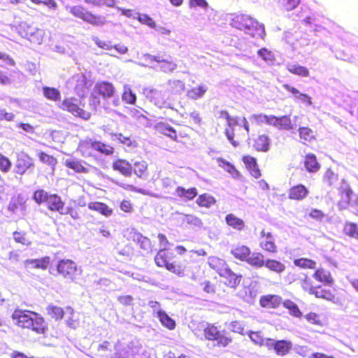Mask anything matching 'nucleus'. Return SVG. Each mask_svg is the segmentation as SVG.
I'll list each match as a JSON object with an SVG mask.
<instances>
[{
    "mask_svg": "<svg viewBox=\"0 0 358 358\" xmlns=\"http://www.w3.org/2000/svg\"><path fill=\"white\" fill-rule=\"evenodd\" d=\"M11 317L19 327L31 329L39 334H44L47 329L44 319L35 312L17 309Z\"/></svg>",
    "mask_w": 358,
    "mask_h": 358,
    "instance_id": "1",
    "label": "nucleus"
},
{
    "mask_svg": "<svg viewBox=\"0 0 358 358\" xmlns=\"http://www.w3.org/2000/svg\"><path fill=\"white\" fill-rule=\"evenodd\" d=\"M229 23L231 27L242 30L247 34H253L252 31L254 30L260 31L259 34L264 33V25L248 15H231Z\"/></svg>",
    "mask_w": 358,
    "mask_h": 358,
    "instance_id": "2",
    "label": "nucleus"
},
{
    "mask_svg": "<svg viewBox=\"0 0 358 358\" xmlns=\"http://www.w3.org/2000/svg\"><path fill=\"white\" fill-rule=\"evenodd\" d=\"M33 198L38 204L45 203L50 210L57 211L61 214L64 210V203L56 194H50L43 189H38L34 192Z\"/></svg>",
    "mask_w": 358,
    "mask_h": 358,
    "instance_id": "3",
    "label": "nucleus"
},
{
    "mask_svg": "<svg viewBox=\"0 0 358 358\" xmlns=\"http://www.w3.org/2000/svg\"><path fill=\"white\" fill-rule=\"evenodd\" d=\"M81 101L74 97L65 98L62 101H59L57 106L65 111L71 113L76 117L83 120H89L91 115L89 112L83 110L81 107Z\"/></svg>",
    "mask_w": 358,
    "mask_h": 358,
    "instance_id": "4",
    "label": "nucleus"
},
{
    "mask_svg": "<svg viewBox=\"0 0 358 358\" xmlns=\"http://www.w3.org/2000/svg\"><path fill=\"white\" fill-rule=\"evenodd\" d=\"M66 8L69 9V12L74 17L82 19L92 25L102 26L106 22L104 16L94 15L81 6H68Z\"/></svg>",
    "mask_w": 358,
    "mask_h": 358,
    "instance_id": "5",
    "label": "nucleus"
},
{
    "mask_svg": "<svg viewBox=\"0 0 358 358\" xmlns=\"http://www.w3.org/2000/svg\"><path fill=\"white\" fill-rule=\"evenodd\" d=\"M69 89L72 90L80 98L83 97L92 85V82L85 75L79 73L69 78L66 83Z\"/></svg>",
    "mask_w": 358,
    "mask_h": 358,
    "instance_id": "6",
    "label": "nucleus"
},
{
    "mask_svg": "<svg viewBox=\"0 0 358 358\" xmlns=\"http://www.w3.org/2000/svg\"><path fill=\"white\" fill-rule=\"evenodd\" d=\"M17 31L20 36L35 44H41L45 34L43 29H39L25 22H21L19 24Z\"/></svg>",
    "mask_w": 358,
    "mask_h": 358,
    "instance_id": "7",
    "label": "nucleus"
},
{
    "mask_svg": "<svg viewBox=\"0 0 358 358\" xmlns=\"http://www.w3.org/2000/svg\"><path fill=\"white\" fill-rule=\"evenodd\" d=\"M143 94L148 100L159 108L169 107L167 103L168 94L166 91L145 87L143 90Z\"/></svg>",
    "mask_w": 358,
    "mask_h": 358,
    "instance_id": "8",
    "label": "nucleus"
},
{
    "mask_svg": "<svg viewBox=\"0 0 358 358\" xmlns=\"http://www.w3.org/2000/svg\"><path fill=\"white\" fill-rule=\"evenodd\" d=\"M57 271L64 278L74 281L80 274L81 269L70 259H62L57 264Z\"/></svg>",
    "mask_w": 358,
    "mask_h": 358,
    "instance_id": "9",
    "label": "nucleus"
},
{
    "mask_svg": "<svg viewBox=\"0 0 358 358\" xmlns=\"http://www.w3.org/2000/svg\"><path fill=\"white\" fill-rule=\"evenodd\" d=\"M266 346L268 349H273L279 356H284L289 352L292 347V343L289 341H275L271 338L266 341Z\"/></svg>",
    "mask_w": 358,
    "mask_h": 358,
    "instance_id": "10",
    "label": "nucleus"
},
{
    "mask_svg": "<svg viewBox=\"0 0 358 358\" xmlns=\"http://www.w3.org/2000/svg\"><path fill=\"white\" fill-rule=\"evenodd\" d=\"M94 92L101 96L105 100L113 98L115 94V88L111 83L107 81L97 82L94 87Z\"/></svg>",
    "mask_w": 358,
    "mask_h": 358,
    "instance_id": "11",
    "label": "nucleus"
},
{
    "mask_svg": "<svg viewBox=\"0 0 358 358\" xmlns=\"http://www.w3.org/2000/svg\"><path fill=\"white\" fill-rule=\"evenodd\" d=\"M33 166V159L27 154L24 152H20L17 154L15 166V172L17 173L22 175Z\"/></svg>",
    "mask_w": 358,
    "mask_h": 358,
    "instance_id": "12",
    "label": "nucleus"
},
{
    "mask_svg": "<svg viewBox=\"0 0 358 358\" xmlns=\"http://www.w3.org/2000/svg\"><path fill=\"white\" fill-rule=\"evenodd\" d=\"M129 240H132L136 242L139 247L147 252H149L152 249V245L150 239L144 236H143L141 233L136 231L134 229H131L129 233L128 237H127Z\"/></svg>",
    "mask_w": 358,
    "mask_h": 358,
    "instance_id": "13",
    "label": "nucleus"
},
{
    "mask_svg": "<svg viewBox=\"0 0 358 358\" xmlns=\"http://www.w3.org/2000/svg\"><path fill=\"white\" fill-rule=\"evenodd\" d=\"M282 87L287 92H291L294 95L295 101L303 103L306 106H311L313 104L312 98L308 94L301 93L296 88L288 84H285Z\"/></svg>",
    "mask_w": 358,
    "mask_h": 358,
    "instance_id": "14",
    "label": "nucleus"
},
{
    "mask_svg": "<svg viewBox=\"0 0 358 358\" xmlns=\"http://www.w3.org/2000/svg\"><path fill=\"white\" fill-rule=\"evenodd\" d=\"M262 237L260 241L261 248L269 252L275 253L277 251V247L274 243V238L270 232H266L263 230L261 232Z\"/></svg>",
    "mask_w": 358,
    "mask_h": 358,
    "instance_id": "15",
    "label": "nucleus"
},
{
    "mask_svg": "<svg viewBox=\"0 0 358 358\" xmlns=\"http://www.w3.org/2000/svg\"><path fill=\"white\" fill-rule=\"evenodd\" d=\"M271 145V138L266 134L259 135L255 140L253 147L259 152H266L268 151Z\"/></svg>",
    "mask_w": 358,
    "mask_h": 358,
    "instance_id": "16",
    "label": "nucleus"
},
{
    "mask_svg": "<svg viewBox=\"0 0 358 358\" xmlns=\"http://www.w3.org/2000/svg\"><path fill=\"white\" fill-rule=\"evenodd\" d=\"M208 263L210 267L215 270L220 275L227 273L226 271L229 268L224 259L212 256L208 258Z\"/></svg>",
    "mask_w": 358,
    "mask_h": 358,
    "instance_id": "17",
    "label": "nucleus"
},
{
    "mask_svg": "<svg viewBox=\"0 0 358 358\" xmlns=\"http://www.w3.org/2000/svg\"><path fill=\"white\" fill-rule=\"evenodd\" d=\"M113 169L118 171L126 177L131 176L132 173V165L124 159H117L113 164Z\"/></svg>",
    "mask_w": 358,
    "mask_h": 358,
    "instance_id": "18",
    "label": "nucleus"
},
{
    "mask_svg": "<svg viewBox=\"0 0 358 358\" xmlns=\"http://www.w3.org/2000/svg\"><path fill=\"white\" fill-rule=\"evenodd\" d=\"M250 250L245 245H236L231 249V254L238 259L246 262L248 256L250 255Z\"/></svg>",
    "mask_w": 358,
    "mask_h": 358,
    "instance_id": "19",
    "label": "nucleus"
},
{
    "mask_svg": "<svg viewBox=\"0 0 358 358\" xmlns=\"http://www.w3.org/2000/svg\"><path fill=\"white\" fill-rule=\"evenodd\" d=\"M50 264V257H45L41 259H27L24 262L26 268L45 269Z\"/></svg>",
    "mask_w": 358,
    "mask_h": 358,
    "instance_id": "20",
    "label": "nucleus"
},
{
    "mask_svg": "<svg viewBox=\"0 0 358 358\" xmlns=\"http://www.w3.org/2000/svg\"><path fill=\"white\" fill-rule=\"evenodd\" d=\"M273 119L275 121L273 122L275 123L272 124V126L278 128V129L289 131L294 128L289 116L283 115L282 117H278L273 115Z\"/></svg>",
    "mask_w": 358,
    "mask_h": 358,
    "instance_id": "21",
    "label": "nucleus"
},
{
    "mask_svg": "<svg viewBox=\"0 0 358 358\" xmlns=\"http://www.w3.org/2000/svg\"><path fill=\"white\" fill-rule=\"evenodd\" d=\"M160 60L162 61L157 62V68H159L161 71L170 73L176 69L177 64L171 59L160 55Z\"/></svg>",
    "mask_w": 358,
    "mask_h": 358,
    "instance_id": "22",
    "label": "nucleus"
},
{
    "mask_svg": "<svg viewBox=\"0 0 358 358\" xmlns=\"http://www.w3.org/2000/svg\"><path fill=\"white\" fill-rule=\"evenodd\" d=\"M308 194L306 187L302 185H298L292 187L289 192V197L292 199L302 200Z\"/></svg>",
    "mask_w": 358,
    "mask_h": 358,
    "instance_id": "23",
    "label": "nucleus"
},
{
    "mask_svg": "<svg viewBox=\"0 0 358 358\" xmlns=\"http://www.w3.org/2000/svg\"><path fill=\"white\" fill-rule=\"evenodd\" d=\"M88 208L89 209L96 211L106 217H109L113 213V210L106 204L101 202H91L88 204Z\"/></svg>",
    "mask_w": 358,
    "mask_h": 358,
    "instance_id": "24",
    "label": "nucleus"
},
{
    "mask_svg": "<svg viewBox=\"0 0 358 358\" xmlns=\"http://www.w3.org/2000/svg\"><path fill=\"white\" fill-rule=\"evenodd\" d=\"M282 298L277 295H268L262 296L260 299V305L265 308H275L280 305Z\"/></svg>",
    "mask_w": 358,
    "mask_h": 358,
    "instance_id": "25",
    "label": "nucleus"
},
{
    "mask_svg": "<svg viewBox=\"0 0 358 358\" xmlns=\"http://www.w3.org/2000/svg\"><path fill=\"white\" fill-rule=\"evenodd\" d=\"M265 262L264 255L260 252H250V255L246 260V262L248 264L256 268L264 266Z\"/></svg>",
    "mask_w": 358,
    "mask_h": 358,
    "instance_id": "26",
    "label": "nucleus"
},
{
    "mask_svg": "<svg viewBox=\"0 0 358 358\" xmlns=\"http://www.w3.org/2000/svg\"><path fill=\"white\" fill-rule=\"evenodd\" d=\"M64 165L73 170L76 173H87L88 169L85 168L83 165L81 161L73 159V158H68L66 159L64 161Z\"/></svg>",
    "mask_w": 358,
    "mask_h": 358,
    "instance_id": "27",
    "label": "nucleus"
},
{
    "mask_svg": "<svg viewBox=\"0 0 358 358\" xmlns=\"http://www.w3.org/2000/svg\"><path fill=\"white\" fill-rule=\"evenodd\" d=\"M94 141L91 139L85 140L80 142L78 145V150L82 153L83 157H90L93 155Z\"/></svg>",
    "mask_w": 358,
    "mask_h": 358,
    "instance_id": "28",
    "label": "nucleus"
},
{
    "mask_svg": "<svg viewBox=\"0 0 358 358\" xmlns=\"http://www.w3.org/2000/svg\"><path fill=\"white\" fill-rule=\"evenodd\" d=\"M207 90L208 87L206 85L202 84L198 87L187 90V96L190 99L197 100L202 98Z\"/></svg>",
    "mask_w": 358,
    "mask_h": 358,
    "instance_id": "29",
    "label": "nucleus"
},
{
    "mask_svg": "<svg viewBox=\"0 0 358 358\" xmlns=\"http://www.w3.org/2000/svg\"><path fill=\"white\" fill-rule=\"evenodd\" d=\"M178 220L181 221L182 223H187L196 227L202 226V222L200 218L192 215H184L182 213H177Z\"/></svg>",
    "mask_w": 358,
    "mask_h": 358,
    "instance_id": "30",
    "label": "nucleus"
},
{
    "mask_svg": "<svg viewBox=\"0 0 358 358\" xmlns=\"http://www.w3.org/2000/svg\"><path fill=\"white\" fill-rule=\"evenodd\" d=\"M156 130L164 135L176 140L177 138L176 131L168 124L159 122L155 126Z\"/></svg>",
    "mask_w": 358,
    "mask_h": 358,
    "instance_id": "31",
    "label": "nucleus"
},
{
    "mask_svg": "<svg viewBox=\"0 0 358 358\" xmlns=\"http://www.w3.org/2000/svg\"><path fill=\"white\" fill-rule=\"evenodd\" d=\"M313 278L316 280L324 284L330 285L333 282V278L330 272L323 268L317 269L313 274Z\"/></svg>",
    "mask_w": 358,
    "mask_h": 358,
    "instance_id": "32",
    "label": "nucleus"
},
{
    "mask_svg": "<svg viewBox=\"0 0 358 358\" xmlns=\"http://www.w3.org/2000/svg\"><path fill=\"white\" fill-rule=\"evenodd\" d=\"M286 67L287 69L293 74L303 77H307L309 75V71L306 67L297 64L288 63L286 64Z\"/></svg>",
    "mask_w": 358,
    "mask_h": 358,
    "instance_id": "33",
    "label": "nucleus"
},
{
    "mask_svg": "<svg viewBox=\"0 0 358 358\" xmlns=\"http://www.w3.org/2000/svg\"><path fill=\"white\" fill-rule=\"evenodd\" d=\"M122 99L128 104H134L136 103V95L131 90V86L128 84H125L123 86Z\"/></svg>",
    "mask_w": 358,
    "mask_h": 358,
    "instance_id": "34",
    "label": "nucleus"
},
{
    "mask_svg": "<svg viewBox=\"0 0 358 358\" xmlns=\"http://www.w3.org/2000/svg\"><path fill=\"white\" fill-rule=\"evenodd\" d=\"M225 220L227 224L237 230H242L245 227V222L243 220L237 217L234 214H228Z\"/></svg>",
    "mask_w": 358,
    "mask_h": 358,
    "instance_id": "35",
    "label": "nucleus"
},
{
    "mask_svg": "<svg viewBox=\"0 0 358 358\" xmlns=\"http://www.w3.org/2000/svg\"><path fill=\"white\" fill-rule=\"evenodd\" d=\"M304 165L308 172H316L320 169V165L317 161L316 157L313 154L307 155L305 160Z\"/></svg>",
    "mask_w": 358,
    "mask_h": 358,
    "instance_id": "36",
    "label": "nucleus"
},
{
    "mask_svg": "<svg viewBox=\"0 0 358 358\" xmlns=\"http://www.w3.org/2000/svg\"><path fill=\"white\" fill-rule=\"evenodd\" d=\"M176 192L179 197L187 200H192L197 195V189L195 187L186 189L184 187H178Z\"/></svg>",
    "mask_w": 358,
    "mask_h": 358,
    "instance_id": "37",
    "label": "nucleus"
},
{
    "mask_svg": "<svg viewBox=\"0 0 358 358\" xmlns=\"http://www.w3.org/2000/svg\"><path fill=\"white\" fill-rule=\"evenodd\" d=\"M250 120L258 124H261L263 123L272 125L274 124L273 121H275L273 119V115H266L263 113L260 114H253L250 117Z\"/></svg>",
    "mask_w": 358,
    "mask_h": 358,
    "instance_id": "38",
    "label": "nucleus"
},
{
    "mask_svg": "<svg viewBox=\"0 0 358 358\" xmlns=\"http://www.w3.org/2000/svg\"><path fill=\"white\" fill-rule=\"evenodd\" d=\"M217 162L219 166L229 173L233 178H236L239 176V172L236 169L235 166L229 162L222 158H217Z\"/></svg>",
    "mask_w": 358,
    "mask_h": 358,
    "instance_id": "39",
    "label": "nucleus"
},
{
    "mask_svg": "<svg viewBox=\"0 0 358 358\" xmlns=\"http://www.w3.org/2000/svg\"><path fill=\"white\" fill-rule=\"evenodd\" d=\"M264 266L277 273H281L285 270V266L282 263L271 259L266 260Z\"/></svg>",
    "mask_w": 358,
    "mask_h": 358,
    "instance_id": "40",
    "label": "nucleus"
},
{
    "mask_svg": "<svg viewBox=\"0 0 358 358\" xmlns=\"http://www.w3.org/2000/svg\"><path fill=\"white\" fill-rule=\"evenodd\" d=\"M43 93L44 96L51 101H60V92L54 87H43Z\"/></svg>",
    "mask_w": 358,
    "mask_h": 358,
    "instance_id": "41",
    "label": "nucleus"
},
{
    "mask_svg": "<svg viewBox=\"0 0 358 358\" xmlns=\"http://www.w3.org/2000/svg\"><path fill=\"white\" fill-rule=\"evenodd\" d=\"M201 328L203 330V336L208 340H216L220 334L217 328L213 325L208 324L207 327L202 325Z\"/></svg>",
    "mask_w": 358,
    "mask_h": 358,
    "instance_id": "42",
    "label": "nucleus"
},
{
    "mask_svg": "<svg viewBox=\"0 0 358 358\" xmlns=\"http://www.w3.org/2000/svg\"><path fill=\"white\" fill-rule=\"evenodd\" d=\"M215 199L208 194H203L200 195L196 199V203L201 207L210 208L211 206L215 203Z\"/></svg>",
    "mask_w": 358,
    "mask_h": 358,
    "instance_id": "43",
    "label": "nucleus"
},
{
    "mask_svg": "<svg viewBox=\"0 0 358 358\" xmlns=\"http://www.w3.org/2000/svg\"><path fill=\"white\" fill-rule=\"evenodd\" d=\"M143 59L148 63V64H143V63H137L138 65L141 66H150L153 69H157V64H155L154 63L156 62L157 64V62H162V60H160V55H152L150 54H143L142 56Z\"/></svg>",
    "mask_w": 358,
    "mask_h": 358,
    "instance_id": "44",
    "label": "nucleus"
},
{
    "mask_svg": "<svg viewBox=\"0 0 358 358\" xmlns=\"http://www.w3.org/2000/svg\"><path fill=\"white\" fill-rule=\"evenodd\" d=\"M342 183L343 184V187H342L343 189L342 192L343 201H341L338 203V206L341 208H345L350 201V196L352 194V190L344 180H342Z\"/></svg>",
    "mask_w": 358,
    "mask_h": 358,
    "instance_id": "45",
    "label": "nucleus"
},
{
    "mask_svg": "<svg viewBox=\"0 0 358 358\" xmlns=\"http://www.w3.org/2000/svg\"><path fill=\"white\" fill-rule=\"evenodd\" d=\"M114 139L117 140L120 143L125 145L129 149H133L137 146V143L134 140L122 134H114Z\"/></svg>",
    "mask_w": 358,
    "mask_h": 358,
    "instance_id": "46",
    "label": "nucleus"
},
{
    "mask_svg": "<svg viewBox=\"0 0 358 358\" xmlns=\"http://www.w3.org/2000/svg\"><path fill=\"white\" fill-rule=\"evenodd\" d=\"M168 85L173 93L180 94L185 88V83L180 80H169Z\"/></svg>",
    "mask_w": 358,
    "mask_h": 358,
    "instance_id": "47",
    "label": "nucleus"
},
{
    "mask_svg": "<svg viewBox=\"0 0 358 358\" xmlns=\"http://www.w3.org/2000/svg\"><path fill=\"white\" fill-rule=\"evenodd\" d=\"M94 149L95 151H98L106 155H112L114 152L113 147L99 141H95V143H94Z\"/></svg>",
    "mask_w": 358,
    "mask_h": 358,
    "instance_id": "48",
    "label": "nucleus"
},
{
    "mask_svg": "<svg viewBox=\"0 0 358 358\" xmlns=\"http://www.w3.org/2000/svg\"><path fill=\"white\" fill-rule=\"evenodd\" d=\"M161 324L169 329H173L176 327L175 321L171 319L164 311L157 317Z\"/></svg>",
    "mask_w": 358,
    "mask_h": 358,
    "instance_id": "49",
    "label": "nucleus"
},
{
    "mask_svg": "<svg viewBox=\"0 0 358 358\" xmlns=\"http://www.w3.org/2000/svg\"><path fill=\"white\" fill-rule=\"evenodd\" d=\"M283 306L288 309L289 314L296 317L301 316V312L299 309L297 305L290 300H286L283 302Z\"/></svg>",
    "mask_w": 358,
    "mask_h": 358,
    "instance_id": "50",
    "label": "nucleus"
},
{
    "mask_svg": "<svg viewBox=\"0 0 358 358\" xmlns=\"http://www.w3.org/2000/svg\"><path fill=\"white\" fill-rule=\"evenodd\" d=\"M227 274H222L221 276H223L228 279V285L231 287H234L237 285H238L241 282V277L236 275L229 268H227Z\"/></svg>",
    "mask_w": 358,
    "mask_h": 358,
    "instance_id": "51",
    "label": "nucleus"
},
{
    "mask_svg": "<svg viewBox=\"0 0 358 358\" xmlns=\"http://www.w3.org/2000/svg\"><path fill=\"white\" fill-rule=\"evenodd\" d=\"M48 314L55 320H60L64 316V310L61 307L49 305L47 308Z\"/></svg>",
    "mask_w": 358,
    "mask_h": 358,
    "instance_id": "52",
    "label": "nucleus"
},
{
    "mask_svg": "<svg viewBox=\"0 0 358 358\" xmlns=\"http://www.w3.org/2000/svg\"><path fill=\"white\" fill-rule=\"evenodd\" d=\"M248 336L251 341L256 345L262 346L266 345V341L268 338H264L259 331H249Z\"/></svg>",
    "mask_w": 358,
    "mask_h": 358,
    "instance_id": "53",
    "label": "nucleus"
},
{
    "mask_svg": "<svg viewBox=\"0 0 358 358\" xmlns=\"http://www.w3.org/2000/svg\"><path fill=\"white\" fill-rule=\"evenodd\" d=\"M294 263L296 266L304 268H314L316 266L315 262L306 258L295 259Z\"/></svg>",
    "mask_w": 358,
    "mask_h": 358,
    "instance_id": "54",
    "label": "nucleus"
},
{
    "mask_svg": "<svg viewBox=\"0 0 358 358\" xmlns=\"http://www.w3.org/2000/svg\"><path fill=\"white\" fill-rule=\"evenodd\" d=\"M345 234L358 238V226L354 223L347 222L344 227Z\"/></svg>",
    "mask_w": 358,
    "mask_h": 358,
    "instance_id": "55",
    "label": "nucleus"
},
{
    "mask_svg": "<svg viewBox=\"0 0 358 358\" xmlns=\"http://www.w3.org/2000/svg\"><path fill=\"white\" fill-rule=\"evenodd\" d=\"M148 164L145 161L135 162L134 163V172L138 176L141 177L147 170Z\"/></svg>",
    "mask_w": 358,
    "mask_h": 358,
    "instance_id": "56",
    "label": "nucleus"
},
{
    "mask_svg": "<svg viewBox=\"0 0 358 358\" xmlns=\"http://www.w3.org/2000/svg\"><path fill=\"white\" fill-rule=\"evenodd\" d=\"M38 156L43 163L49 166L54 167L57 164V159L55 157L45 152H38Z\"/></svg>",
    "mask_w": 358,
    "mask_h": 358,
    "instance_id": "57",
    "label": "nucleus"
},
{
    "mask_svg": "<svg viewBox=\"0 0 358 358\" xmlns=\"http://www.w3.org/2000/svg\"><path fill=\"white\" fill-rule=\"evenodd\" d=\"M299 136L301 139L310 142L314 138L313 131L308 127H301L299 129Z\"/></svg>",
    "mask_w": 358,
    "mask_h": 358,
    "instance_id": "58",
    "label": "nucleus"
},
{
    "mask_svg": "<svg viewBox=\"0 0 358 358\" xmlns=\"http://www.w3.org/2000/svg\"><path fill=\"white\" fill-rule=\"evenodd\" d=\"M137 20L142 24H146L151 28H155L156 24L155 21L146 14L136 13Z\"/></svg>",
    "mask_w": 358,
    "mask_h": 358,
    "instance_id": "59",
    "label": "nucleus"
},
{
    "mask_svg": "<svg viewBox=\"0 0 358 358\" xmlns=\"http://www.w3.org/2000/svg\"><path fill=\"white\" fill-rule=\"evenodd\" d=\"M311 294H314L317 298H322L325 299H330L332 296L331 293L329 291L323 289L320 286L315 287Z\"/></svg>",
    "mask_w": 358,
    "mask_h": 358,
    "instance_id": "60",
    "label": "nucleus"
},
{
    "mask_svg": "<svg viewBox=\"0 0 358 358\" xmlns=\"http://www.w3.org/2000/svg\"><path fill=\"white\" fill-rule=\"evenodd\" d=\"M257 54L259 57H260L263 60H264L267 63H271L274 59L273 54L266 48L259 49L257 51Z\"/></svg>",
    "mask_w": 358,
    "mask_h": 358,
    "instance_id": "61",
    "label": "nucleus"
},
{
    "mask_svg": "<svg viewBox=\"0 0 358 358\" xmlns=\"http://www.w3.org/2000/svg\"><path fill=\"white\" fill-rule=\"evenodd\" d=\"M13 236L17 243H20L24 245H29L31 244V241L27 238L26 234L24 232L15 231Z\"/></svg>",
    "mask_w": 358,
    "mask_h": 358,
    "instance_id": "62",
    "label": "nucleus"
},
{
    "mask_svg": "<svg viewBox=\"0 0 358 358\" xmlns=\"http://www.w3.org/2000/svg\"><path fill=\"white\" fill-rule=\"evenodd\" d=\"M92 41L100 48H102V49L106 50H110L113 49V45H112V43L110 41H103V40L99 39L96 36H94L92 38Z\"/></svg>",
    "mask_w": 358,
    "mask_h": 358,
    "instance_id": "63",
    "label": "nucleus"
},
{
    "mask_svg": "<svg viewBox=\"0 0 358 358\" xmlns=\"http://www.w3.org/2000/svg\"><path fill=\"white\" fill-rule=\"evenodd\" d=\"M155 261L156 264L159 267L166 266L169 263L166 260V252H164L163 250H159L155 256Z\"/></svg>",
    "mask_w": 358,
    "mask_h": 358,
    "instance_id": "64",
    "label": "nucleus"
}]
</instances>
